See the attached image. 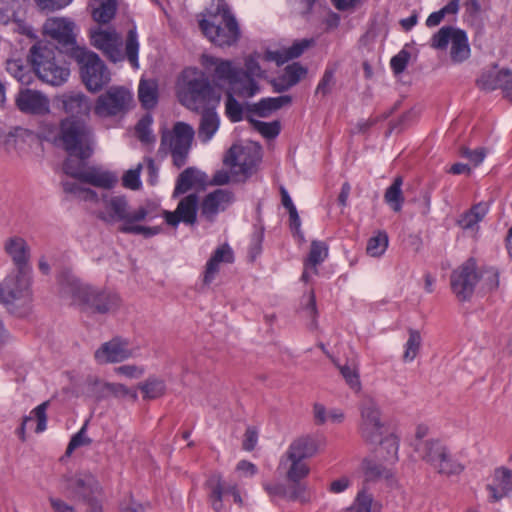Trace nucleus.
Returning a JSON list of instances; mask_svg holds the SVG:
<instances>
[{"instance_id": "60", "label": "nucleus", "mask_w": 512, "mask_h": 512, "mask_svg": "<svg viewBox=\"0 0 512 512\" xmlns=\"http://www.w3.org/2000/svg\"><path fill=\"white\" fill-rule=\"evenodd\" d=\"M115 372L128 378H139L144 374L145 369L137 365H122L115 368Z\"/></svg>"}, {"instance_id": "41", "label": "nucleus", "mask_w": 512, "mask_h": 512, "mask_svg": "<svg viewBox=\"0 0 512 512\" xmlns=\"http://www.w3.org/2000/svg\"><path fill=\"white\" fill-rule=\"evenodd\" d=\"M402 184L403 180L401 177L395 178L393 183L386 189L384 194L385 202L395 212H399L401 210L402 204L404 202V197L401 190Z\"/></svg>"}, {"instance_id": "61", "label": "nucleus", "mask_w": 512, "mask_h": 512, "mask_svg": "<svg viewBox=\"0 0 512 512\" xmlns=\"http://www.w3.org/2000/svg\"><path fill=\"white\" fill-rule=\"evenodd\" d=\"M41 10L54 11L69 5L72 0H35Z\"/></svg>"}, {"instance_id": "27", "label": "nucleus", "mask_w": 512, "mask_h": 512, "mask_svg": "<svg viewBox=\"0 0 512 512\" xmlns=\"http://www.w3.org/2000/svg\"><path fill=\"white\" fill-rule=\"evenodd\" d=\"M61 108L68 114L88 115L91 110V102L83 93L71 92L58 98Z\"/></svg>"}, {"instance_id": "53", "label": "nucleus", "mask_w": 512, "mask_h": 512, "mask_svg": "<svg viewBox=\"0 0 512 512\" xmlns=\"http://www.w3.org/2000/svg\"><path fill=\"white\" fill-rule=\"evenodd\" d=\"M306 73L307 70L305 67L299 63H293L284 69L282 76L286 79L288 85L293 87L306 75Z\"/></svg>"}, {"instance_id": "33", "label": "nucleus", "mask_w": 512, "mask_h": 512, "mask_svg": "<svg viewBox=\"0 0 512 512\" xmlns=\"http://www.w3.org/2000/svg\"><path fill=\"white\" fill-rule=\"evenodd\" d=\"M91 14L98 23H108L115 15L116 0H91Z\"/></svg>"}, {"instance_id": "52", "label": "nucleus", "mask_w": 512, "mask_h": 512, "mask_svg": "<svg viewBox=\"0 0 512 512\" xmlns=\"http://www.w3.org/2000/svg\"><path fill=\"white\" fill-rule=\"evenodd\" d=\"M152 122V117L150 115H146L137 123L135 132L141 142L150 143L154 141V136L151 130Z\"/></svg>"}, {"instance_id": "1", "label": "nucleus", "mask_w": 512, "mask_h": 512, "mask_svg": "<svg viewBox=\"0 0 512 512\" xmlns=\"http://www.w3.org/2000/svg\"><path fill=\"white\" fill-rule=\"evenodd\" d=\"M200 64L210 74L216 86L227 89V116L234 122L239 121L242 117V107L233 95L249 98L260 91L257 80L264 76V71L256 58L248 56L242 68L233 61L203 54Z\"/></svg>"}, {"instance_id": "10", "label": "nucleus", "mask_w": 512, "mask_h": 512, "mask_svg": "<svg viewBox=\"0 0 512 512\" xmlns=\"http://www.w3.org/2000/svg\"><path fill=\"white\" fill-rule=\"evenodd\" d=\"M176 88L180 103L190 110H198L210 92V85L204 74L191 67L182 71Z\"/></svg>"}, {"instance_id": "6", "label": "nucleus", "mask_w": 512, "mask_h": 512, "mask_svg": "<svg viewBox=\"0 0 512 512\" xmlns=\"http://www.w3.org/2000/svg\"><path fill=\"white\" fill-rule=\"evenodd\" d=\"M360 417L359 431L361 437L371 444H381L387 451V456L384 457V460L389 465L396 463L399 449L398 438L394 434L385 435L381 411L373 399L366 398L363 400L360 407Z\"/></svg>"}, {"instance_id": "48", "label": "nucleus", "mask_w": 512, "mask_h": 512, "mask_svg": "<svg viewBox=\"0 0 512 512\" xmlns=\"http://www.w3.org/2000/svg\"><path fill=\"white\" fill-rule=\"evenodd\" d=\"M143 164L139 163L135 168L127 170L122 176V186L129 190H139L142 186L140 179Z\"/></svg>"}, {"instance_id": "2", "label": "nucleus", "mask_w": 512, "mask_h": 512, "mask_svg": "<svg viewBox=\"0 0 512 512\" xmlns=\"http://www.w3.org/2000/svg\"><path fill=\"white\" fill-rule=\"evenodd\" d=\"M100 205L98 218L108 224L121 222L119 230L123 233L151 237L160 232V227H146L138 224L155 217L153 206L150 204L131 210L125 196L105 193L101 197Z\"/></svg>"}, {"instance_id": "57", "label": "nucleus", "mask_w": 512, "mask_h": 512, "mask_svg": "<svg viewBox=\"0 0 512 512\" xmlns=\"http://www.w3.org/2000/svg\"><path fill=\"white\" fill-rule=\"evenodd\" d=\"M91 443V439L86 435V424L76 433L70 440L68 447L66 449V454L71 455V453L80 447L88 446Z\"/></svg>"}, {"instance_id": "12", "label": "nucleus", "mask_w": 512, "mask_h": 512, "mask_svg": "<svg viewBox=\"0 0 512 512\" xmlns=\"http://www.w3.org/2000/svg\"><path fill=\"white\" fill-rule=\"evenodd\" d=\"M193 137L192 126L177 122L171 130L162 131L160 150L171 153L174 165L180 168L186 163Z\"/></svg>"}, {"instance_id": "18", "label": "nucleus", "mask_w": 512, "mask_h": 512, "mask_svg": "<svg viewBox=\"0 0 512 512\" xmlns=\"http://www.w3.org/2000/svg\"><path fill=\"white\" fill-rule=\"evenodd\" d=\"M260 159L259 150L252 146L233 145L224 158V165L240 176L242 180L249 177Z\"/></svg>"}, {"instance_id": "7", "label": "nucleus", "mask_w": 512, "mask_h": 512, "mask_svg": "<svg viewBox=\"0 0 512 512\" xmlns=\"http://www.w3.org/2000/svg\"><path fill=\"white\" fill-rule=\"evenodd\" d=\"M91 44L100 50L112 62L122 61L125 57L133 68H138L139 42L135 30H130L122 52V36L112 28L98 27L90 32Z\"/></svg>"}, {"instance_id": "31", "label": "nucleus", "mask_w": 512, "mask_h": 512, "mask_svg": "<svg viewBox=\"0 0 512 512\" xmlns=\"http://www.w3.org/2000/svg\"><path fill=\"white\" fill-rule=\"evenodd\" d=\"M204 181L205 175L201 171L187 168L179 175L173 196L177 197L184 194L192 187L203 184Z\"/></svg>"}, {"instance_id": "16", "label": "nucleus", "mask_w": 512, "mask_h": 512, "mask_svg": "<svg viewBox=\"0 0 512 512\" xmlns=\"http://www.w3.org/2000/svg\"><path fill=\"white\" fill-rule=\"evenodd\" d=\"M421 456L443 475H458L464 470V466L450 454L447 447L436 440L426 441L423 444Z\"/></svg>"}, {"instance_id": "9", "label": "nucleus", "mask_w": 512, "mask_h": 512, "mask_svg": "<svg viewBox=\"0 0 512 512\" xmlns=\"http://www.w3.org/2000/svg\"><path fill=\"white\" fill-rule=\"evenodd\" d=\"M31 61L35 74L43 82L52 85H63L69 78L70 70L56 58L55 50L46 44L38 43L31 50Z\"/></svg>"}, {"instance_id": "19", "label": "nucleus", "mask_w": 512, "mask_h": 512, "mask_svg": "<svg viewBox=\"0 0 512 512\" xmlns=\"http://www.w3.org/2000/svg\"><path fill=\"white\" fill-rule=\"evenodd\" d=\"M478 282H480L479 270L473 258L464 262L451 275L452 290L460 301L470 299Z\"/></svg>"}, {"instance_id": "14", "label": "nucleus", "mask_w": 512, "mask_h": 512, "mask_svg": "<svg viewBox=\"0 0 512 512\" xmlns=\"http://www.w3.org/2000/svg\"><path fill=\"white\" fill-rule=\"evenodd\" d=\"M133 96L123 86H112L98 96L93 107L94 114L99 118H110L125 114L132 103Z\"/></svg>"}, {"instance_id": "56", "label": "nucleus", "mask_w": 512, "mask_h": 512, "mask_svg": "<svg viewBox=\"0 0 512 512\" xmlns=\"http://www.w3.org/2000/svg\"><path fill=\"white\" fill-rule=\"evenodd\" d=\"M480 281L482 282L483 289L494 290L499 285L498 272L493 268H488L479 271Z\"/></svg>"}, {"instance_id": "46", "label": "nucleus", "mask_w": 512, "mask_h": 512, "mask_svg": "<svg viewBox=\"0 0 512 512\" xmlns=\"http://www.w3.org/2000/svg\"><path fill=\"white\" fill-rule=\"evenodd\" d=\"M313 45L312 39H301L295 41L291 47L283 49L279 58H274L278 63H283L289 59L299 57L306 49Z\"/></svg>"}, {"instance_id": "25", "label": "nucleus", "mask_w": 512, "mask_h": 512, "mask_svg": "<svg viewBox=\"0 0 512 512\" xmlns=\"http://www.w3.org/2000/svg\"><path fill=\"white\" fill-rule=\"evenodd\" d=\"M4 249L6 253L11 257L15 265V270L31 269L28 264L29 247L22 237H9L5 242Z\"/></svg>"}, {"instance_id": "64", "label": "nucleus", "mask_w": 512, "mask_h": 512, "mask_svg": "<svg viewBox=\"0 0 512 512\" xmlns=\"http://www.w3.org/2000/svg\"><path fill=\"white\" fill-rule=\"evenodd\" d=\"M120 512H144V507L130 497L121 503Z\"/></svg>"}, {"instance_id": "30", "label": "nucleus", "mask_w": 512, "mask_h": 512, "mask_svg": "<svg viewBox=\"0 0 512 512\" xmlns=\"http://www.w3.org/2000/svg\"><path fill=\"white\" fill-rule=\"evenodd\" d=\"M49 407V401H45L34 408L28 416L23 419L22 425L18 430V435L22 441L25 440V431L29 427V424L33 421L37 422L35 432L41 433L46 429L47 424V409Z\"/></svg>"}, {"instance_id": "35", "label": "nucleus", "mask_w": 512, "mask_h": 512, "mask_svg": "<svg viewBox=\"0 0 512 512\" xmlns=\"http://www.w3.org/2000/svg\"><path fill=\"white\" fill-rule=\"evenodd\" d=\"M219 128V117L213 109L202 112L198 137L201 141H209Z\"/></svg>"}, {"instance_id": "49", "label": "nucleus", "mask_w": 512, "mask_h": 512, "mask_svg": "<svg viewBox=\"0 0 512 512\" xmlns=\"http://www.w3.org/2000/svg\"><path fill=\"white\" fill-rule=\"evenodd\" d=\"M64 191L74 194L82 200L96 201L97 193L89 188H84L76 182L66 181L63 183Z\"/></svg>"}, {"instance_id": "17", "label": "nucleus", "mask_w": 512, "mask_h": 512, "mask_svg": "<svg viewBox=\"0 0 512 512\" xmlns=\"http://www.w3.org/2000/svg\"><path fill=\"white\" fill-rule=\"evenodd\" d=\"M63 170L67 175L82 183L104 189L113 188L118 181L117 176L112 172L97 167H84L80 162L74 164L72 160H67L64 163Z\"/></svg>"}, {"instance_id": "24", "label": "nucleus", "mask_w": 512, "mask_h": 512, "mask_svg": "<svg viewBox=\"0 0 512 512\" xmlns=\"http://www.w3.org/2000/svg\"><path fill=\"white\" fill-rule=\"evenodd\" d=\"M234 201V195L226 189H217L205 196L201 204V213L207 219H213L219 212L227 209Z\"/></svg>"}, {"instance_id": "58", "label": "nucleus", "mask_w": 512, "mask_h": 512, "mask_svg": "<svg viewBox=\"0 0 512 512\" xmlns=\"http://www.w3.org/2000/svg\"><path fill=\"white\" fill-rule=\"evenodd\" d=\"M410 59V53L406 50H401L397 55H395L391 61L390 65L395 74L402 73Z\"/></svg>"}, {"instance_id": "59", "label": "nucleus", "mask_w": 512, "mask_h": 512, "mask_svg": "<svg viewBox=\"0 0 512 512\" xmlns=\"http://www.w3.org/2000/svg\"><path fill=\"white\" fill-rule=\"evenodd\" d=\"M334 85V73L331 70H326L322 79L317 85L316 95L326 96L330 93L332 87Z\"/></svg>"}, {"instance_id": "38", "label": "nucleus", "mask_w": 512, "mask_h": 512, "mask_svg": "<svg viewBox=\"0 0 512 512\" xmlns=\"http://www.w3.org/2000/svg\"><path fill=\"white\" fill-rule=\"evenodd\" d=\"M280 467L286 469L287 479L294 483L300 481L309 473V468L303 460L289 459L287 456L281 459Z\"/></svg>"}, {"instance_id": "45", "label": "nucleus", "mask_w": 512, "mask_h": 512, "mask_svg": "<svg viewBox=\"0 0 512 512\" xmlns=\"http://www.w3.org/2000/svg\"><path fill=\"white\" fill-rule=\"evenodd\" d=\"M388 247V235L384 231H379L375 236L368 240L366 252L371 257L382 256Z\"/></svg>"}, {"instance_id": "32", "label": "nucleus", "mask_w": 512, "mask_h": 512, "mask_svg": "<svg viewBox=\"0 0 512 512\" xmlns=\"http://www.w3.org/2000/svg\"><path fill=\"white\" fill-rule=\"evenodd\" d=\"M316 451L317 447L312 438L301 437L292 442L285 456L289 459L303 460L313 456Z\"/></svg>"}, {"instance_id": "4", "label": "nucleus", "mask_w": 512, "mask_h": 512, "mask_svg": "<svg viewBox=\"0 0 512 512\" xmlns=\"http://www.w3.org/2000/svg\"><path fill=\"white\" fill-rule=\"evenodd\" d=\"M43 135L48 141L63 148L70 156L87 159L93 153L92 129L84 121L74 117L62 120L58 129L48 127Z\"/></svg>"}, {"instance_id": "37", "label": "nucleus", "mask_w": 512, "mask_h": 512, "mask_svg": "<svg viewBox=\"0 0 512 512\" xmlns=\"http://www.w3.org/2000/svg\"><path fill=\"white\" fill-rule=\"evenodd\" d=\"M382 512V504L375 500L374 497L367 493L366 490L358 492L354 503L351 507L342 510V512Z\"/></svg>"}, {"instance_id": "5", "label": "nucleus", "mask_w": 512, "mask_h": 512, "mask_svg": "<svg viewBox=\"0 0 512 512\" xmlns=\"http://www.w3.org/2000/svg\"><path fill=\"white\" fill-rule=\"evenodd\" d=\"M60 293L71 305L92 312L108 313L119 306L116 294L82 283L73 275H68L62 280Z\"/></svg>"}, {"instance_id": "23", "label": "nucleus", "mask_w": 512, "mask_h": 512, "mask_svg": "<svg viewBox=\"0 0 512 512\" xmlns=\"http://www.w3.org/2000/svg\"><path fill=\"white\" fill-rule=\"evenodd\" d=\"M16 105L20 111L43 115L49 112V99L39 91L22 89L16 96Z\"/></svg>"}, {"instance_id": "8", "label": "nucleus", "mask_w": 512, "mask_h": 512, "mask_svg": "<svg viewBox=\"0 0 512 512\" xmlns=\"http://www.w3.org/2000/svg\"><path fill=\"white\" fill-rule=\"evenodd\" d=\"M2 303L16 316H24L32 302L31 269L14 270L5 279Z\"/></svg>"}, {"instance_id": "44", "label": "nucleus", "mask_w": 512, "mask_h": 512, "mask_svg": "<svg viewBox=\"0 0 512 512\" xmlns=\"http://www.w3.org/2000/svg\"><path fill=\"white\" fill-rule=\"evenodd\" d=\"M422 345V337L419 331L410 329L409 337L404 344L402 360L405 363L412 362L419 354Z\"/></svg>"}, {"instance_id": "3", "label": "nucleus", "mask_w": 512, "mask_h": 512, "mask_svg": "<svg viewBox=\"0 0 512 512\" xmlns=\"http://www.w3.org/2000/svg\"><path fill=\"white\" fill-rule=\"evenodd\" d=\"M198 26L203 35L219 47H230L240 38V29L224 0L213 1L198 15Z\"/></svg>"}, {"instance_id": "21", "label": "nucleus", "mask_w": 512, "mask_h": 512, "mask_svg": "<svg viewBox=\"0 0 512 512\" xmlns=\"http://www.w3.org/2000/svg\"><path fill=\"white\" fill-rule=\"evenodd\" d=\"M65 489L74 499L91 502L101 493V486L94 475L79 472L66 479Z\"/></svg>"}, {"instance_id": "63", "label": "nucleus", "mask_w": 512, "mask_h": 512, "mask_svg": "<svg viewBox=\"0 0 512 512\" xmlns=\"http://www.w3.org/2000/svg\"><path fill=\"white\" fill-rule=\"evenodd\" d=\"M49 502L54 512H75V509L72 505H69L59 498L50 497Z\"/></svg>"}, {"instance_id": "50", "label": "nucleus", "mask_w": 512, "mask_h": 512, "mask_svg": "<svg viewBox=\"0 0 512 512\" xmlns=\"http://www.w3.org/2000/svg\"><path fill=\"white\" fill-rule=\"evenodd\" d=\"M500 73H502V70L495 68L482 73L478 79V85L485 90L500 88V82L502 79V77H500Z\"/></svg>"}, {"instance_id": "43", "label": "nucleus", "mask_w": 512, "mask_h": 512, "mask_svg": "<svg viewBox=\"0 0 512 512\" xmlns=\"http://www.w3.org/2000/svg\"><path fill=\"white\" fill-rule=\"evenodd\" d=\"M210 490V502L214 511L220 512L223 508L222 496L225 493L224 485L219 475H213L207 481Z\"/></svg>"}, {"instance_id": "28", "label": "nucleus", "mask_w": 512, "mask_h": 512, "mask_svg": "<svg viewBox=\"0 0 512 512\" xmlns=\"http://www.w3.org/2000/svg\"><path fill=\"white\" fill-rule=\"evenodd\" d=\"M494 484L488 485L490 498L499 501L512 491V471L507 468H498L494 474Z\"/></svg>"}, {"instance_id": "11", "label": "nucleus", "mask_w": 512, "mask_h": 512, "mask_svg": "<svg viewBox=\"0 0 512 512\" xmlns=\"http://www.w3.org/2000/svg\"><path fill=\"white\" fill-rule=\"evenodd\" d=\"M80 65L83 83L90 92H97L111 81V74L99 56L88 50L76 49L72 57Z\"/></svg>"}, {"instance_id": "54", "label": "nucleus", "mask_w": 512, "mask_h": 512, "mask_svg": "<svg viewBox=\"0 0 512 512\" xmlns=\"http://www.w3.org/2000/svg\"><path fill=\"white\" fill-rule=\"evenodd\" d=\"M243 181L240 176H236L233 174V171L226 167L216 171L212 177L211 184L213 185H226L230 182H240Z\"/></svg>"}, {"instance_id": "34", "label": "nucleus", "mask_w": 512, "mask_h": 512, "mask_svg": "<svg viewBox=\"0 0 512 512\" xmlns=\"http://www.w3.org/2000/svg\"><path fill=\"white\" fill-rule=\"evenodd\" d=\"M313 418L317 425H323L327 422L332 424H340L345 419L344 412L339 408L327 409L321 403H315L313 405Z\"/></svg>"}, {"instance_id": "13", "label": "nucleus", "mask_w": 512, "mask_h": 512, "mask_svg": "<svg viewBox=\"0 0 512 512\" xmlns=\"http://www.w3.org/2000/svg\"><path fill=\"white\" fill-rule=\"evenodd\" d=\"M430 45L437 50H444L450 45V59L455 64L464 62L470 56L466 33L451 26H444L435 33Z\"/></svg>"}, {"instance_id": "42", "label": "nucleus", "mask_w": 512, "mask_h": 512, "mask_svg": "<svg viewBox=\"0 0 512 512\" xmlns=\"http://www.w3.org/2000/svg\"><path fill=\"white\" fill-rule=\"evenodd\" d=\"M138 96L145 108L154 107L157 103V83L154 80H141Z\"/></svg>"}, {"instance_id": "15", "label": "nucleus", "mask_w": 512, "mask_h": 512, "mask_svg": "<svg viewBox=\"0 0 512 512\" xmlns=\"http://www.w3.org/2000/svg\"><path fill=\"white\" fill-rule=\"evenodd\" d=\"M44 34L60 46L66 53L74 57L76 49H84V46L77 44V27L76 24L65 17H52L45 21L43 25Z\"/></svg>"}, {"instance_id": "55", "label": "nucleus", "mask_w": 512, "mask_h": 512, "mask_svg": "<svg viewBox=\"0 0 512 512\" xmlns=\"http://www.w3.org/2000/svg\"><path fill=\"white\" fill-rule=\"evenodd\" d=\"M253 127L266 138H274L280 132L279 123L274 122H262L257 120H251Z\"/></svg>"}, {"instance_id": "51", "label": "nucleus", "mask_w": 512, "mask_h": 512, "mask_svg": "<svg viewBox=\"0 0 512 512\" xmlns=\"http://www.w3.org/2000/svg\"><path fill=\"white\" fill-rule=\"evenodd\" d=\"M7 71L25 85L30 84L33 79V74L26 67H23L19 61H7Z\"/></svg>"}, {"instance_id": "39", "label": "nucleus", "mask_w": 512, "mask_h": 512, "mask_svg": "<svg viewBox=\"0 0 512 512\" xmlns=\"http://www.w3.org/2000/svg\"><path fill=\"white\" fill-rule=\"evenodd\" d=\"M363 469L367 480H385L389 484L393 483L394 472L388 465L364 461Z\"/></svg>"}, {"instance_id": "20", "label": "nucleus", "mask_w": 512, "mask_h": 512, "mask_svg": "<svg viewBox=\"0 0 512 512\" xmlns=\"http://www.w3.org/2000/svg\"><path fill=\"white\" fill-rule=\"evenodd\" d=\"M138 348L130 346L127 339L115 337L101 344L94 352V358L98 364L123 362L137 355Z\"/></svg>"}, {"instance_id": "62", "label": "nucleus", "mask_w": 512, "mask_h": 512, "mask_svg": "<svg viewBox=\"0 0 512 512\" xmlns=\"http://www.w3.org/2000/svg\"><path fill=\"white\" fill-rule=\"evenodd\" d=\"M500 77H502L500 82V89L503 90L507 97L512 96V72L509 70H502L500 73Z\"/></svg>"}, {"instance_id": "22", "label": "nucleus", "mask_w": 512, "mask_h": 512, "mask_svg": "<svg viewBox=\"0 0 512 512\" xmlns=\"http://www.w3.org/2000/svg\"><path fill=\"white\" fill-rule=\"evenodd\" d=\"M198 197L190 194L182 198L175 211H164L163 216L168 225L176 227L180 222L194 224L197 218Z\"/></svg>"}, {"instance_id": "40", "label": "nucleus", "mask_w": 512, "mask_h": 512, "mask_svg": "<svg viewBox=\"0 0 512 512\" xmlns=\"http://www.w3.org/2000/svg\"><path fill=\"white\" fill-rule=\"evenodd\" d=\"M138 388L143 394V398L147 400L162 397L166 392V384L163 379L156 376H150L139 384Z\"/></svg>"}, {"instance_id": "47", "label": "nucleus", "mask_w": 512, "mask_h": 512, "mask_svg": "<svg viewBox=\"0 0 512 512\" xmlns=\"http://www.w3.org/2000/svg\"><path fill=\"white\" fill-rule=\"evenodd\" d=\"M339 371L344 378L346 384L352 389L354 392H359L361 390V381L359 375V369L356 365H338Z\"/></svg>"}, {"instance_id": "36", "label": "nucleus", "mask_w": 512, "mask_h": 512, "mask_svg": "<svg viewBox=\"0 0 512 512\" xmlns=\"http://www.w3.org/2000/svg\"><path fill=\"white\" fill-rule=\"evenodd\" d=\"M489 210L488 204L478 203L459 219V225L466 230L477 231L478 223L483 220Z\"/></svg>"}, {"instance_id": "26", "label": "nucleus", "mask_w": 512, "mask_h": 512, "mask_svg": "<svg viewBox=\"0 0 512 512\" xmlns=\"http://www.w3.org/2000/svg\"><path fill=\"white\" fill-rule=\"evenodd\" d=\"M234 260L233 251L228 245L218 247L206 263L203 282L210 284L218 274L223 263H232Z\"/></svg>"}, {"instance_id": "29", "label": "nucleus", "mask_w": 512, "mask_h": 512, "mask_svg": "<svg viewBox=\"0 0 512 512\" xmlns=\"http://www.w3.org/2000/svg\"><path fill=\"white\" fill-rule=\"evenodd\" d=\"M328 255V248L325 243L321 241H313L311 244L310 252L307 260L305 261V269L302 274V279L308 281L311 274H316V266L322 263Z\"/></svg>"}]
</instances>
